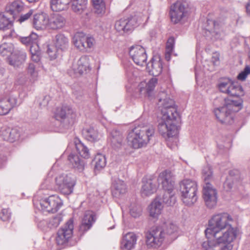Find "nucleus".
<instances>
[{
  "label": "nucleus",
  "instance_id": "obj_61",
  "mask_svg": "<svg viewBox=\"0 0 250 250\" xmlns=\"http://www.w3.org/2000/svg\"><path fill=\"white\" fill-rule=\"evenodd\" d=\"M49 99V97L48 96H45L44 97V100L46 99V102L44 103V104H48V102Z\"/></svg>",
  "mask_w": 250,
  "mask_h": 250
},
{
  "label": "nucleus",
  "instance_id": "obj_21",
  "mask_svg": "<svg viewBox=\"0 0 250 250\" xmlns=\"http://www.w3.org/2000/svg\"><path fill=\"white\" fill-rule=\"evenodd\" d=\"M108 143L114 149L120 148L124 144L123 134L117 129L112 130L108 136Z\"/></svg>",
  "mask_w": 250,
  "mask_h": 250
},
{
  "label": "nucleus",
  "instance_id": "obj_36",
  "mask_svg": "<svg viewBox=\"0 0 250 250\" xmlns=\"http://www.w3.org/2000/svg\"><path fill=\"white\" fill-rule=\"evenodd\" d=\"M82 134L87 140L90 142L97 141L99 139V133L93 127L89 126L83 129Z\"/></svg>",
  "mask_w": 250,
  "mask_h": 250
},
{
  "label": "nucleus",
  "instance_id": "obj_56",
  "mask_svg": "<svg viewBox=\"0 0 250 250\" xmlns=\"http://www.w3.org/2000/svg\"><path fill=\"white\" fill-rule=\"evenodd\" d=\"M174 39L170 37L168 39L167 43V51H172L173 48Z\"/></svg>",
  "mask_w": 250,
  "mask_h": 250
},
{
  "label": "nucleus",
  "instance_id": "obj_42",
  "mask_svg": "<svg viewBox=\"0 0 250 250\" xmlns=\"http://www.w3.org/2000/svg\"><path fill=\"white\" fill-rule=\"evenodd\" d=\"M87 4V0H72V9L81 14L86 9Z\"/></svg>",
  "mask_w": 250,
  "mask_h": 250
},
{
  "label": "nucleus",
  "instance_id": "obj_52",
  "mask_svg": "<svg viewBox=\"0 0 250 250\" xmlns=\"http://www.w3.org/2000/svg\"><path fill=\"white\" fill-rule=\"evenodd\" d=\"M33 14L34 11L30 10L26 14L21 15L18 21L20 22H22L29 19H32L31 18H33Z\"/></svg>",
  "mask_w": 250,
  "mask_h": 250
},
{
  "label": "nucleus",
  "instance_id": "obj_47",
  "mask_svg": "<svg viewBox=\"0 0 250 250\" xmlns=\"http://www.w3.org/2000/svg\"><path fill=\"white\" fill-rule=\"evenodd\" d=\"M62 52L59 50L58 48L53 45H48L47 53L49 55L50 60H55L61 54Z\"/></svg>",
  "mask_w": 250,
  "mask_h": 250
},
{
  "label": "nucleus",
  "instance_id": "obj_16",
  "mask_svg": "<svg viewBox=\"0 0 250 250\" xmlns=\"http://www.w3.org/2000/svg\"><path fill=\"white\" fill-rule=\"evenodd\" d=\"M87 41V46L94 45L95 40L93 37H88L83 32H77L72 38V42L76 47L81 51L84 50L83 42Z\"/></svg>",
  "mask_w": 250,
  "mask_h": 250
},
{
  "label": "nucleus",
  "instance_id": "obj_49",
  "mask_svg": "<svg viewBox=\"0 0 250 250\" xmlns=\"http://www.w3.org/2000/svg\"><path fill=\"white\" fill-rule=\"evenodd\" d=\"M62 220V216L61 214H57L50 218L48 223V226L50 229L57 228Z\"/></svg>",
  "mask_w": 250,
  "mask_h": 250
},
{
  "label": "nucleus",
  "instance_id": "obj_38",
  "mask_svg": "<svg viewBox=\"0 0 250 250\" xmlns=\"http://www.w3.org/2000/svg\"><path fill=\"white\" fill-rule=\"evenodd\" d=\"M74 143L76 150L81 157L88 158L90 156L88 148L79 139L75 138Z\"/></svg>",
  "mask_w": 250,
  "mask_h": 250
},
{
  "label": "nucleus",
  "instance_id": "obj_30",
  "mask_svg": "<svg viewBox=\"0 0 250 250\" xmlns=\"http://www.w3.org/2000/svg\"><path fill=\"white\" fill-rule=\"evenodd\" d=\"M65 19L62 16L54 14L49 19L48 25L50 28L57 30L62 28L65 24Z\"/></svg>",
  "mask_w": 250,
  "mask_h": 250
},
{
  "label": "nucleus",
  "instance_id": "obj_18",
  "mask_svg": "<svg viewBox=\"0 0 250 250\" xmlns=\"http://www.w3.org/2000/svg\"><path fill=\"white\" fill-rule=\"evenodd\" d=\"M205 36H209L211 35L215 39L220 38L221 30L220 24L215 21L208 20L206 25L205 26Z\"/></svg>",
  "mask_w": 250,
  "mask_h": 250
},
{
  "label": "nucleus",
  "instance_id": "obj_5",
  "mask_svg": "<svg viewBox=\"0 0 250 250\" xmlns=\"http://www.w3.org/2000/svg\"><path fill=\"white\" fill-rule=\"evenodd\" d=\"M242 102L241 99L237 100L225 99L224 105L214 110L217 119L222 124H231L233 122L234 113L242 107Z\"/></svg>",
  "mask_w": 250,
  "mask_h": 250
},
{
  "label": "nucleus",
  "instance_id": "obj_24",
  "mask_svg": "<svg viewBox=\"0 0 250 250\" xmlns=\"http://www.w3.org/2000/svg\"><path fill=\"white\" fill-rule=\"evenodd\" d=\"M49 19L44 13H35L32 18V23L37 29H42L48 25Z\"/></svg>",
  "mask_w": 250,
  "mask_h": 250
},
{
  "label": "nucleus",
  "instance_id": "obj_62",
  "mask_svg": "<svg viewBox=\"0 0 250 250\" xmlns=\"http://www.w3.org/2000/svg\"><path fill=\"white\" fill-rule=\"evenodd\" d=\"M39 0H27L29 2H33L36 1H38Z\"/></svg>",
  "mask_w": 250,
  "mask_h": 250
},
{
  "label": "nucleus",
  "instance_id": "obj_55",
  "mask_svg": "<svg viewBox=\"0 0 250 250\" xmlns=\"http://www.w3.org/2000/svg\"><path fill=\"white\" fill-rule=\"evenodd\" d=\"M250 74V66H247L243 71L241 72L237 76L238 79L243 81L245 80L247 75Z\"/></svg>",
  "mask_w": 250,
  "mask_h": 250
},
{
  "label": "nucleus",
  "instance_id": "obj_44",
  "mask_svg": "<svg viewBox=\"0 0 250 250\" xmlns=\"http://www.w3.org/2000/svg\"><path fill=\"white\" fill-rule=\"evenodd\" d=\"M95 12L99 15H103L105 11V6L103 0H92Z\"/></svg>",
  "mask_w": 250,
  "mask_h": 250
},
{
  "label": "nucleus",
  "instance_id": "obj_23",
  "mask_svg": "<svg viewBox=\"0 0 250 250\" xmlns=\"http://www.w3.org/2000/svg\"><path fill=\"white\" fill-rule=\"evenodd\" d=\"M96 220L95 214L90 211H86L82 219L79 227V231L84 233L89 230Z\"/></svg>",
  "mask_w": 250,
  "mask_h": 250
},
{
  "label": "nucleus",
  "instance_id": "obj_34",
  "mask_svg": "<svg viewBox=\"0 0 250 250\" xmlns=\"http://www.w3.org/2000/svg\"><path fill=\"white\" fill-rule=\"evenodd\" d=\"M202 178L205 185H211L210 183L214 180L213 172L211 166L207 165L203 167L202 170Z\"/></svg>",
  "mask_w": 250,
  "mask_h": 250
},
{
  "label": "nucleus",
  "instance_id": "obj_22",
  "mask_svg": "<svg viewBox=\"0 0 250 250\" xmlns=\"http://www.w3.org/2000/svg\"><path fill=\"white\" fill-rule=\"evenodd\" d=\"M89 59L86 56L81 57L78 61L77 63L72 66L74 73L82 75L86 73L90 70Z\"/></svg>",
  "mask_w": 250,
  "mask_h": 250
},
{
  "label": "nucleus",
  "instance_id": "obj_6",
  "mask_svg": "<svg viewBox=\"0 0 250 250\" xmlns=\"http://www.w3.org/2000/svg\"><path fill=\"white\" fill-rule=\"evenodd\" d=\"M158 182L162 185L165 193L162 198L163 202L167 206H173L176 202L175 196L172 193L174 187L175 181L172 172L166 170L161 172L157 179Z\"/></svg>",
  "mask_w": 250,
  "mask_h": 250
},
{
  "label": "nucleus",
  "instance_id": "obj_12",
  "mask_svg": "<svg viewBox=\"0 0 250 250\" xmlns=\"http://www.w3.org/2000/svg\"><path fill=\"white\" fill-rule=\"evenodd\" d=\"M55 117L57 120H60L61 123L67 126L72 125L76 119V114L70 106H64L58 109Z\"/></svg>",
  "mask_w": 250,
  "mask_h": 250
},
{
  "label": "nucleus",
  "instance_id": "obj_17",
  "mask_svg": "<svg viewBox=\"0 0 250 250\" xmlns=\"http://www.w3.org/2000/svg\"><path fill=\"white\" fill-rule=\"evenodd\" d=\"M142 183L141 193L143 196H149L156 191V180L152 176L144 177Z\"/></svg>",
  "mask_w": 250,
  "mask_h": 250
},
{
  "label": "nucleus",
  "instance_id": "obj_43",
  "mask_svg": "<svg viewBox=\"0 0 250 250\" xmlns=\"http://www.w3.org/2000/svg\"><path fill=\"white\" fill-rule=\"evenodd\" d=\"M7 15L6 12L0 13V30L7 29L12 26V21Z\"/></svg>",
  "mask_w": 250,
  "mask_h": 250
},
{
  "label": "nucleus",
  "instance_id": "obj_9",
  "mask_svg": "<svg viewBox=\"0 0 250 250\" xmlns=\"http://www.w3.org/2000/svg\"><path fill=\"white\" fill-rule=\"evenodd\" d=\"M55 183L60 192L63 194L69 195L73 192L76 180L72 174L62 173L55 178Z\"/></svg>",
  "mask_w": 250,
  "mask_h": 250
},
{
  "label": "nucleus",
  "instance_id": "obj_3",
  "mask_svg": "<svg viewBox=\"0 0 250 250\" xmlns=\"http://www.w3.org/2000/svg\"><path fill=\"white\" fill-rule=\"evenodd\" d=\"M177 226L171 222L166 223L163 228L153 227L146 234V244L148 247H160L165 241L171 243L177 237Z\"/></svg>",
  "mask_w": 250,
  "mask_h": 250
},
{
  "label": "nucleus",
  "instance_id": "obj_20",
  "mask_svg": "<svg viewBox=\"0 0 250 250\" xmlns=\"http://www.w3.org/2000/svg\"><path fill=\"white\" fill-rule=\"evenodd\" d=\"M158 80L156 78H151L147 83L142 82L139 85L140 93L149 99L153 97V90L157 83Z\"/></svg>",
  "mask_w": 250,
  "mask_h": 250
},
{
  "label": "nucleus",
  "instance_id": "obj_2",
  "mask_svg": "<svg viewBox=\"0 0 250 250\" xmlns=\"http://www.w3.org/2000/svg\"><path fill=\"white\" fill-rule=\"evenodd\" d=\"M158 98V105L162 115L158 125V131L165 139L172 137L177 134L178 131V113L174 101L164 92L159 93Z\"/></svg>",
  "mask_w": 250,
  "mask_h": 250
},
{
  "label": "nucleus",
  "instance_id": "obj_46",
  "mask_svg": "<svg viewBox=\"0 0 250 250\" xmlns=\"http://www.w3.org/2000/svg\"><path fill=\"white\" fill-rule=\"evenodd\" d=\"M27 74L29 76L30 81L34 83L37 80L38 71L36 69V65L33 63H30L27 68Z\"/></svg>",
  "mask_w": 250,
  "mask_h": 250
},
{
  "label": "nucleus",
  "instance_id": "obj_59",
  "mask_svg": "<svg viewBox=\"0 0 250 250\" xmlns=\"http://www.w3.org/2000/svg\"><path fill=\"white\" fill-rule=\"evenodd\" d=\"M246 10L248 13H250V0H249L246 5Z\"/></svg>",
  "mask_w": 250,
  "mask_h": 250
},
{
  "label": "nucleus",
  "instance_id": "obj_33",
  "mask_svg": "<svg viewBox=\"0 0 250 250\" xmlns=\"http://www.w3.org/2000/svg\"><path fill=\"white\" fill-rule=\"evenodd\" d=\"M54 43L58 49L62 52L67 49L69 41L68 38L63 34H58L55 36Z\"/></svg>",
  "mask_w": 250,
  "mask_h": 250
},
{
  "label": "nucleus",
  "instance_id": "obj_8",
  "mask_svg": "<svg viewBox=\"0 0 250 250\" xmlns=\"http://www.w3.org/2000/svg\"><path fill=\"white\" fill-rule=\"evenodd\" d=\"M180 190L183 202L188 206H191L197 200L196 192L197 184L196 181L184 179L180 183Z\"/></svg>",
  "mask_w": 250,
  "mask_h": 250
},
{
  "label": "nucleus",
  "instance_id": "obj_28",
  "mask_svg": "<svg viewBox=\"0 0 250 250\" xmlns=\"http://www.w3.org/2000/svg\"><path fill=\"white\" fill-rule=\"evenodd\" d=\"M0 135L3 140L13 143L19 139L20 133L16 128L8 127L1 130Z\"/></svg>",
  "mask_w": 250,
  "mask_h": 250
},
{
  "label": "nucleus",
  "instance_id": "obj_15",
  "mask_svg": "<svg viewBox=\"0 0 250 250\" xmlns=\"http://www.w3.org/2000/svg\"><path fill=\"white\" fill-rule=\"evenodd\" d=\"M203 197L208 208H212L216 206L217 202V192L211 185L204 186Z\"/></svg>",
  "mask_w": 250,
  "mask_h": 250
},
{
  "label": "nucleus",
  "instance_id": "obj_29",
  "mask_svg": "<svg viewBox=\"0 0 250 250\" xmlns=\"http://www.w3.org/2000/svg\"><path fill=\"white\" fill-rule=\"evenodd\" d=\"M137 236L133 232H128L123 236L121 243L123 250H131L136 244Z\"/></svg>",
  "mask_w": 250,
  "mask_h": 250
},
{
  "label": "nucleus",
  "instance_id": "obj_45",
  "mask_svg": "<svg viewBox=\"0 0 250 250\" xmlns=\"http://www.w3.org/2000/svg\"><path fill=\"white\" fill-rule=\"evenodd\" d=\"M14 51V45L11 43L5 42L0 45V54L2 56H9Z\"/></svg>",
  "mask_w": 250,
  "mask_h": 250
},
{
  "label": "nucleus",
  "instance_id": "obj_53",
  "mask_svg": "<svg viewBox=\"0 0 250 250\" xmlns=\"http://www.w3.org/2000/svg\"><path fill=\"white\" fill-rule=\"evenodd\" d=\"M141 212L142 208L139 206L132 207L130 209L131 215L134 218L139 217L141 214Z\"/></svg>",
  "mask_w": 250,
  "mask_h": 250
},
{
  "label": "nucleus",
  "instance_id": "obj_39",
  "mask_svg": "<svg viewBox=\"0 0 250 250\" xmlns=\"http://www.w3.org/2000/svg\"><path fill=\"white\" fill-rule=\"evenodd\" d=\"M38 35L34 33H31L29 36L26 37H20L19 40L23 44L26 46H33L34 45H38Z\"/></svg>",
  "mask_w": 250,
  "mask_h": 250
},
{
  "label": "nucleus",
  "instance_id": "obj_31",
  "mask_svg": "<svg viewBox=\"0 0 250 250\" xmlns=\"http://www.w3.org/2000/svg\"><path fill=\"white\" fill-rule=\"evenodd\" d=\"M23 9V3L19 0H15L7 5L5 12L12 16L13 19H16L17 15Z\"/></svg>",
  "mask_w": 250,
  "mask_h": 250
},
{
  "label": "nucleus",
  "instance_id": "obj_13",
  "mask_svg": "<svg viewBox=\"0 0 250 250\" xmlns=\"http://www.w3.org/2000/svg\"><path fill=\"white\" fill-rule=\"evenodd\" d=\"M40 204L43 211L54 213L62 207V202L58 195H53L42 200Z\"/></svg>",
  "mask_w": 250,
  "mask_h": 250
},
{
  "label": "nucleus",
  "instance_id": "obj_25",
  "mask_svg": "<svg viewBox=\"0 0 250 250\" xmlns=\"http://www.w3.org/2000/svg\"><path fill=\"white\" fill-rule=\"evenodd\" d=\"M111 191L113 196L119 197L126 192V186L124 182L118 178L112 180Z\"/></svg>",
  "mask_w": 250,
  "mask_h": 250
},
{
  "label": "nucleus",
  "instance_id": "obj_35",
  "mask_svg": "<svg viewBox=\"0 0 250 250\" xmlns=\"http://www.w3.org/2000/svg\"><path fill=\"white\" fill-rule=\"evenodd\" d=\"M71 0H50V5L53 11H62L67 9Z\"/></svg>",
  "mask_w": 250,
  "mask_h": 250
},
{
  "label": "nucleus",
  "instance_id": "obj_27",
  "mask_svg": "<svg viewBox=\"0 0 250 250\" xmlns=\"http://www.w3.org/2000/svg\"><path fill=\"white\" fill-rule=\"evenodd\" d=\"M17 104V99L15 97L4 98L0 101V115H4L9 113L10 110Z\"/></svg>",
  "mask_w": 250,
  "mask_h": 250
},
{
  "label": "nucleus",
  "instance_id": "obj_54",
  "mask_svg": "<svg viewBox=\"0 0 250 250\" xmlns=\"http://www.w3.org/2000/svg\"><path fill=\"white\" fill-rule=\"evenodd\" d=\"M11 217V213L8 209H3L0 213V218L3 221L9 220Z\"/></svg>",
  "mask_w": 250,
  "mask_h": 250
},
{
  "label": "nucleus",
  "instance_id": "obj_58",
  "mask_svg": "<svg viewBox=\"0 0 250 250\" xmlns=\"http://www.w3.org/2000/svg\"><path fill=\"white\" fill-rule=\"evenodd\" d=\"M172 51H167V52L165 55V58L167 61H169L170 59V53Z\"/></svg>",
  "mask_w": 250,
  "mask_h": 250
},
{
  "label": "nucleus",
  "instance_id": "obj_10",
  "mask_svg": "<svg viewBox=\"0 0 250 250\" xmlns=\"http://www.w3.org/2000/svg\"><path fill=\"white\" fill-rule=\"evenodd\" d=\"M218 87L220 92L231 97H238L244 95L242 86L237 82H232L229 79L221 80Z\"/></svg>",
  "mask_w": 250,
  "mask_h": 250
},
{
  "label": "nucleus",
  "instance_id": "obj_4",
  "mask_svg": "<svg viewBox=\"0 0 250 250\" xmlns=\"http://www.w3.org/2000/svg\"><path fill=\"white\" fill-rule=\"evenodd\" d=\"M155 130L152 126H138L128 134L127 139L129 145L133 148L146 146L153 136Z\"/></svg>",
  "mask_w": 250,
  "mask_h": 250
},
{
  "label": "nucleus",
  "instance_id": "obj_50",
  "mask_svg": "<svg viewBox=\"0 0 250 250\" xmlns=\"http://www.w3.org/2000/svg\"><path fill=\"white\" fill-rule=\"evenodd\" d=\"M69 240H70L65 237L64 235H63L62 232L61 233L58 231L57 236L56 238V243L58 245L62 247H65L68 245Z\"/></svg>",
  "mask_w": 250,
  "mask_h": 250
},
{
  "label": "nucleus",
  "instance_id": "obj_26",
  "mask_svg": "<svg viewBox=\"0 0 250 250\" xmlns=\"http://www.w3.org/2000/svg\"><path fill=\"white\" fill-rule=\"evenodd\" d=\"M26 57V53L24 51L16 50L9 58V63L14 67H18L24 62Z\"/></svg>",
  "mask_w": 250,
  "mask_h": 250
},
{
  "label": "nucleus",
  "instance_id": "obj_19",
  "mask_svg": "<svg viewBox=\"0 0 250 250\" xmlns=\"http://www.w3.org/2000/svg\"><path fill=\"white\" fill-rule=\"evenodd\" d=\"M146 68L149 73L155 77L161 74L163 70V62L160 56H154L147 64Z\"/></svg>",
  "mask_w": 250,
  "mask_h": 250
},
{
  "label": "nucleus",
  "instance_id": "obj_51",
  "mask_svg": "<svg viewBox=\"0 0 250 250\" xmlns=\"http://www.w3.org/2000/svg\"><path fill=\"white\" fill-rule=\"evenodd\" d=\"M232 171L230 172L229 176L227 177L224 184V187L227 190L232 188L234 183V179L232 176Z\"/></svg>",
  "mask_w": 250,
  "mask_h": 250
},
{
  "label": "nucleus",
  "instance_id": "obj_32",
  "mask_svg": "<svg viewBox=\"0 0 250 250\" xmlns=\"http://www.w3.org/2000/svg\"><path fill=\"white\" fill-rule=\"evenodd\" d=\"M69 163L71 166L79 172H82L85 167V162L74 153H70L67 157Z\"/></svg>",
  "mask_w": 250,
  "mask_h": 250
},
{
  "label": "nucleus",
  "instance_id": "obj_7",
  "mask_svg": "<svg viewBox=\"0 0 250 250\" xmlns=\"http://www.w3.org/2000/svg\"><path fill=\"white\" fill-rule=\"evenodd\" d=\"M190 13V8L187 2L177 1L171 6L169 15L174 24H183L187 20Z\"/></svg>",
  "mask_w": 250,
  "mask_h": 250
},
{
  "label": "nucleus",
  "instance_id": "obj_11",
  "mask_svg": "<svg viewBox=\"0 0 250 250\" xmlns=\"http://www.w3.org/2000/svg\"><path fill=\"white\" fill-rule=\"evenodd\" d=\"M142 18L141 14L122 18L116 21L115 28L118 32L124 33L131 31L141 22Z\"/></svg>",
  "mask_w": 250,
  "mask_h": 250
},
{
  "label": "nucleus",
  "instance_id": "obj_41",
  "mask_svg": "<svg viewBox=\"0 0 250 250\" xmlns=\"http://www.w3.org/2000/svg\"><path fill=\"white\" fill-rule=\"evenodd\" d=\"M94 163V171H100L106 165V158L105 156L101 154H98L93 161Z\"/></svg>",
  "mask_w": 250,
  "mask_h": 250
},
{
  "label": "nucleus",
  "instance_id": "obj_37",
  "mask_svg": "<svg viewBox=\"0 0 250 250\" xmlns=\"http://www.w3.org/2000/svg\"><path fill=\"white\" fill-rule=\"evenodd\" d=\"M148 208L150 215L155 218L161 214L163 206L158 198H157L151 203Z\"/></svg>",
  "mask_w": 250,
  "mask_h": 250
},
{
  "label": "nucleus",
  "instance_id": "obj_60",
  "mask_svg": "<svg viewBox=\"0 0 250 250\" xmlns=\"http://www.w3.org/2000/svg\"><path fill=\"white\" fill-rule=\"evenodd\" d=\"M87 41L83 42V45H84V50L86 49H88V48H91L93 46V45H90V46H87Z\"/></svg>",
  "mask_w": 250,
  "mask_h": 250
},
{
  "label": "nucleus",
  "instance_id": "obj_1",
  "mask_svg": "<svg viewBox=\"0 0 250 250\" xmlns=\"http://www.w3.org/2000/svg\"><path fill=\"white\" fill-rule=\"evenodd\" d=\"M233 221L231 216L227 212L214 215L208 221V228L205 234L212 235L214 239L204 242V250H232L231 243L236 239L238 230L231 227L230 222Z\"/></svg>",
  "mask_w": 250,
  "mask_h": 250
},
{
  "label": "nucleus",
  "instance_id": "obj_57",
  "mask_svg": "<svg viewBox=\"0 0 250 250\" xmlns=\"http://www.w3.org/2000/svg\"><path fill=\"white\" fill-rule=\"evenodd\" d=\"M211 62L214 65H217L219 62V55L218 54L214 53L211 58Z\"/></svg>",
  "mask_w": 250,
  "mask_h": 250
},
{
  "label": "nucleus",
  "instance_id": "obj_48",
  "mask_svg": "<svg viewBox=\"0 0 250 250\" xmlns=\"http://www.w3.org/2000/svg\"><path fill=\"white\" fill-rule=\"evenodd\" d=\"M30 51L31 54L32 60L36 62H39L41 59L39 45L31 46Z\"/></svg>",
  "mask_w": 250,
  "mask_h": 250
},
{
  "label": "nucleus",
  "instance_id": "obj_14",
  "mask_svg": "<svg viewBox=\"0 0 250 250\" xmlns=\"http://www.w3.org/2000/svg\"><path fill=\"white\" fill-rule=\"evenodd\" d=\"M129 54L137 65L143 66L146 63L147 55L146 50L143 46L139 45L132 46L130 48Z\"/></svg>",
  "mask_w": 250,
  "mask_h": 250
},
{
  "label": "nucleus",
  "instance_id": "obj_40",
  "mask_svg": "<svg viewBox=\"0 0 250 250\" xmlns=\"http://www.w3.org/2000/svg\"><path fill=\"white\" fill-rule=\"evenodd\" d=\"M73 221L72 219H70L58 231L61 233L62 232L63 235H64L65 237L70 240L73 235Z\"/></svg>",
  "mask_w": 250,
  "mask_h": 250
}]
</instances>
